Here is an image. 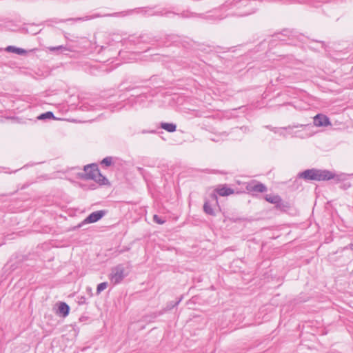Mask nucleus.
<instances>
[{
    "instance_id": "nucleus-1",
    "label": "nucleus",
    "mask_w": 353,
    "mask_h": 353,
    "mask_svg": "<svg viewBox=\"0 0 353 353\" xmlns=\"http://www.w3.org/2000/svg\"><path fill=\"white\" fill-rule=\"evenodd\" d=\"M299 178L305 181H328L336 178L335 174L327 170L308 169L299 173Z\"/></svg>"
},
{
    "instance_id": "nucleus-2",
    "label": "nucleus",
    "mask_w": 353,
    "mask_h": 353,
    "mask_svg": "<svg viewBox=\"0 0 353 353\" xmlns=\"http://www.w3.org/2000/svg\"><path fill=\"white\" fill-rule=\"evenodd\" d=\"M310 126L309 125H289L287 128H283L278 129V130H272L276 133L283 134L282 132H279L282 130H288V133L292 137H298L301 139H305L311 136V132L310 130Z\"/></svg>"
},
{
    "instance_id": "nucleus-3",
    "label": "nucleus",
    "mask_w": 353,
    "mask_h": 353,
    "mask_svg": "<svg viewBox=\"0 0 353 353\" xmlns=\"http://www.w3.org/2000/svg\"><path fill=\"white\" fill-rule=\"evenodd\" d=\"M86 179H92L100 184H105L107 179L103 176L96 165H88L84 167V172L82 174Z\"/></svg>"
},
{
    "instance_id": "nucleus-4",
    "label": "nucleus",
    "mask_w": 353,
    "mask_h": 353,
    "mask_svg": "<svg viewBox=\"0 0 353 353\" xmlns=\"http://www.w3.org/2000/svg\"><path fill=\"white\" fill-rule=\"evenodd\" d=\"M129 274L128 267L123 264H119L111 270V273L109 276L110 283L113 285H117L120 283L125 277Z\"/></svg>"
},
{
    "instance_id": "nucleus-5",
    "label": "nucleus",
    "mask_w": 353,
    "mask_h": 353,
    "mask_svg": "<svg viewBox=\"0 0 353 353\" xmlns=\"http://www.w3.org/2000/svg\"><path fill=\"white\" fill-rule=\"evenodd\" d=\"M211 201H205L203 205V211L205 214L214 216L215 213L213 209L214 205L218 204V198L216 194L212 193L210 195Z\"/></svg>"
},
{
    "instance_id": "nucleus-6",
    "label": "nucleus",
    "mask_w": 353,
    "mask_h": 353,
    "mask_svg": "<svg viewBox=\"0 0 353 353\" xmlns=\"http://www.w3.org/2000/svg\"><path fill=\"white\" fill-rule=\"evenodd\" d=\"M105 214V211L99 210L92 212L85 220V223H95L100 220Z\"/></svg>"
},
{
    "instance_id": "nucleus-7",
    "label": "nucleus",
    "mask_w": 353,
    "mask_h": 353,
    "mask_svg": "<svg viewBox=\"0 0 353 353\" xmlns=\"http://www.w3.org/2000/svg\"><path fill=\"white\" fill-rule=\"evenodd\" d=\"M314 124L316 126H327L330 125V122L327 116L319 114L314 117Z\"/></svg>"
},
{
    "instance_id": "nucleus-8",
    "label": "nucleus",
    "mask_w": 353,
    "mask_h": 353,
    "mask_svg": "<svg viewBox=\"0 0 353 353\" xmlns=\"http://www.w3.org/2000/svg\"><path fill=\"white\" fill-rule=\"evenodd\" d=\"M216 192L221 196H225L234 193V190L227 187L225 185L216 189Z\"/></svg>"
},
{
    "instance_id": "nucleus-9",
    "label": "nucleus",
    "mask_w": 353,
    "mask_h": 353,
    "mask_svg": "<svg viewBox=\"0 0 353 353\" xmlns=\"http://www.w3.org/2000/svg\"><path fill=\"white\" fill-rule=\"evenodd\" d=\"M265 199L270 203L276 204L277 206H279L282 201L281 198L279 195L274 194H266Z\"/></svg>"
},
{
    "instance_id": "nucleus-10",
    "label": "nucleus",
    "mask_w": 353,
    "mask_h": 353,
    "mask_svg": "<svg viewBox=\"0 0 353 353\" xmlns=\"http://www.w3.org/2000/svg\"><path fill=\"white\" fill-rule=\"evenodd\" d=\"M161 128L169 132H174L176 131V125L172 123H161Z\"/></svg>"
},
{
    "instance_id": "nucleus-11",
    "label": "nucleus",
    "mask_w": 353,
    "mask_h": 353,
    "mask_svg": "<svg viewBox=\"0 0 353 353\" xmlns=\"http://www.w3.org/2000/svg\"><path fill=\"white\" fill-rule=\"evenodd\" d=\"M59 312L60 314H62L63 316H66L69 314L70 307L68 304L65 303H61L59 306Z\"/></svg>"
},
{
    "instance_id": "nucleus-12",
    "label": "nucleus",
    "mask_w": 353,
    "mask_h": 353,
    "mask_svg": "<svg viewBox=\"0 0 353 353\" xmlns=\"http://www.w3.org/2000/svg\"><path fill=\"white\" fill-rule=\"evenodd\" d=\"M250 190L256 192H264L267 190V188L263 183H257L252 186H250Z\"/></svg>"
},
{
    "instance_id": "nucleus-13",
    "label": "nucleus",
    "mask_w": 353,
    "mask_h": 353,
    "mask_svg": "<svg viewBox=\"0 0 353 353\" xmlns=\"http://www.w3.org/2000/svg\"><path fill=\"white\" fill-rule=\"evenodd\" d=\"M6 50L7 52H15L18 54H23L26 52L25 50H23L22 48H16V47L12 46H8Z\"/></svg>"
},
{
    "instance_id": "nucleus-14",
    "label": "nucleus",
    "mask_w": 353,
    "mask_h": 353,
    "mask_svg": "<svg viewBox=\"0 0 353 353\" xmlns=\"http://www.w3.org/2000/svg\"><path fill=\"white\" fill-rule=\"evenodd\" d=\"M48 48L50 52H59V51H61L62 52L63 51L68 50V49L65 46H58L56 47H48Z\"/></svg>"
},
{
    "instance_id": "nucleus-15",
    "label": "nucleus",
    "mask_w": 353,
    "mask_h": 353,
    "mask_svg": "<svg viewBox=\"0 0 353 353\" xmlns=\"http://www.w3.org/2000/svg\"><path fill=\"white\" fill-rule=\"evenodd\" d=\"M52 118H54V116L52 112H46L45 113L40 114L38 117V119H41V120L46 119H52Z\"/></svg>"
},
{
    "instance_id": "nucleus-16",
    "label": "nucleus",
    "mask_w": 353,
    "mask_h": 353,
    "mask_svg": "<svg viewBox=\"0 0 353 353\" xmlns=\"http://www.w3.org/2000/svg\"><path fill=\"white\" fill-rule=\"evenodd\" d=\"M107 286H108V283H106V282H103V283H99L97 288V294L101 293L102 291H103L105 289H106Z\"/></svg>"
},
{
    "instance_id": "nucleus-17",
    "label": "nucleus",
    "mask_w": 353,
    "mask_h": 353,
    "mask_svg": "<svg viewBox=\"0 0 353 353\" xmlns=\"http://www.w3.org/2000/svg\"><path fill=\"white\" fill-rule=\"evenodd\" d=\"M101 163L105 165L106 166H110L112 164V157H108L104 158L102 160Z\"/></svg>"
},
{
    "instance_id": "nucleus-18",
    "label": "nucleus",
    "mask_w": 353,
    "mask_h": 353,
    "mask_svg": "<svg viewBox=\"0 0 353 353\" xmlns=\"http://www.w3.org/2000/svg\"><path fill=\"white\" fill-rule=\"evenodd\" d=\"M153 221L158 224H163L165 223V220L155 214L153 216Z\"/></svg>"
},
{
    "instance_id": "nucleus-19",
    "label": "nucleus",
    "mask_w": 353,
    "mask_h": 353,
    "mask_svg": "<svg viewBox=\"0 0 353 353\" xmlns=\"http://www.w3.org/2000/svg\"><path fill=\"white\" fill-rule=\"evenodd\" d=\"M236 130H241L243 133H246V132H249L248 128L245 127V126H243V127H241V128H236Z\"/></svg>"
},
{
    "instance_id": "nucleus-20",
    "label": "nucleus",
    "mask_w": 353,
    "mask_h": 353,
    "mask_svg": "<svg viewBox=\"0 0 353 353\" xmlns=\"http://www.w3.org/2000/svg\"><path fill=\"white\" fill-rule=\"evenodd\" d=\"M176 14L174 13V12H166L165 14H164V16L167 17H170L173 15H175Z\"/></svg>"
},
{
    "instance_id": "nucleus-21",
    "label": "nucleus",
    "mask_w": 353,
    "mask_h": 353,
    "mask_svg": "<svg viewBox=\"0 0 353 353\" xmlns=\"http://www.w3.org/2000/svg\"><path fill=\"white\" fill-rule=\"evenodd\" d=\"M181 301V300L178 301L176 303H175V305H176L177 304H179V303ZM174 306V305H173V307Z\"/></svg>"
},
{
    "instance_id": "nucleus-22",
    "label": "nucleus",
    "mask_w": 353,
    "mask_h": 353,
    "mask_svg": "<svg viewBox=\"0 0 353 353\" xmlns=\"http://www.w3.org/2000/svg\"><path fill=\"white\" fill-rule=\"evenodd\" d=\"M77 20H84L83 18H78Z\"/></svg>"
},
{
    "instance_id": "nucleus-23",
    "label": "nucleus",
    "mask_w": 353,
    "mask_h": 353,
    "mask_svg": "<svg viewBox=\"0 0 353 353\" xmlns=\"http://www.w3.org/2000/svg\"><path fill=\"white\" fill-rule=\"evenodd\" d=\"M62 21H61V20L56 21L57 23L62 22Z\"/></svg>"
},
{
    "instance_id": "nucleus-24",
    "label": "nucleus",
    "mask_w": 353,
    "mask_h": 353,
    "mask_svg": "<svg viewBox=\"0 0 353 353\" xmlns=\"http://www.w3.org/2000/svg\"><path fill=\"white\" fill-rule=\"evenodd\" d=\"M90 19V17H86V18H85V19Z\"/></svg>"
}]
</instances>
